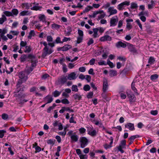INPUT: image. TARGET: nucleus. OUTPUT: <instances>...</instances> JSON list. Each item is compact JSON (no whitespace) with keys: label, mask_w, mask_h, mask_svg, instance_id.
<instances>
[{"label":"nucleus","mask_w":159,"mask_h":159,"mask_svg":"<svg viewBox=\"0 0 159 159\" xmlns=\"http://www.w3.org/2000/svg\"><path fill=\"white\" fill-rule=\"evenodd\" d=\"M117 59L120 61H125L126 60V58L123 57H118Z\"/></svg>","instance_id":"nucleus-59"},{"label":"nucleus","mask_w":159,"mask_h":159,"mask_svg":"<svg viewBox=\"0 0 159 159\" xmlns=\"http://www.w3.org/2000/svg\"><path fill=\"white\" fill-rule=\"evenodd\" d=\"M35 35V33L34 30H31L29 33V35L28 36L29 39H30L32 36H34Z\"/></svg>","instance_id":"nucleus-28"},{"label":"nucleus","mask_w":159,"mask_h":159,"mask_svg":"<svg viewBox=\"0 0 159 159\" xmlns=\"http://www.w3.org/2000/svg\"><path fill=\"white\" fill-rule=\"evenodd\" d=\"M21 6L22 8H25L26 9H29L30 8V5L28 3H22Z\"/></svg>","instance_id":"nucleus-21"},{"label":"nucleus","mask_w":159,"mask_h":159,"mask_svg":"<svg viewBox=\"0 0 159 159\" xmlns=\"http://www.w3.org/2000/svg\"><path fill=\"white\" fill-rule=\"evenodd\" d=\"M97 134L96 131L95 129L93 130L92 131H88V134L91 136L93 137L95 136Z\"/></svg>","instance_id":"nucleus-18"},{"label":"nucleus","mask_w":159,"mask_h":159,"mask_svg":"<svg viewBox=\"0 0 159 159\" xmlns=\"http://www.w3.org/2000/svg\"><path fill=\"white\" fill-rule=\"evenodd\" d=\"M79 131L81 134L84 133L86 131V129L82 127L79 129Z\"/></svg>","instance_id":"nucleus-62"},{"label":"nucleus","mask_w":159,"mask_h":159,"mask_svg":"<svg viewBox=\"0 0 159 159\" xmlns=\"http://www.w3.org/2000/svg\"><path fill=\"white\" fill-rule=\"evenodd\" d=\"M78 34L79 35V36H80V37H83L84 36V34L83 31L80 29H78Z\"/></svg>","instance_id":"nucleus-53"},{"label":"nucleus","mask_w":159,"mask_h":159,"mask_svg":"<svg viewBox=\"0 0 159 159\" xmlns=\"http://www.w3.org/2000/svg\"><path fill=\"white\" fill-rule=\"evenodd\" d=\"M138 7V6L137 3L134 2H132L131 3L130 8L132 9L137 8Z\"/></svg>","instance_id":"nucleus-39"},{"label":"nucleus","mask_w":159,"mask_h":159,"mask_svg":"<svg viewBox=\"0 0 159 159\" xmlns=\"http://www.w3.org/2000/svg\"><path fill=\"white\" fill-rule=\"evenodd\" d=\"M53 52V50L52 49H48V50H43V52L42 56L43 57H45L48 54H50Z\"/></svg>","instance_id":"nucleus-12"},{"label":"nucleus","mask_w":159,"mask_h":159,"mask_svg":"<svg viewBox=\"0 0 159 159\" xmlns=\"http://www.w3.org/2000/svg\"><path fill=\"white\" fill-rule=\"evenodd\" d=\"M98 64L99 65H107V64L106 63L105 61H100L98 62Z\"/></svg>","instance_id":"nucleus-58"},{"label":"nucleus","mask_w":159,"mask_h":159,"mask_svg":"<svg viewBox=\"0 0 159 159\" xmlns=\"http://www.w3.org/2000/svg\"><path fill=\"white\" fill-rule=\"evenodd\" d=\"M70 139L71 142H77L78 140L79 137L77 135L74 134L70 136Z\"/></svg>","instance_id":"nucleus-14"},{"label":"nucleus","mask_w":159,"mask_h":159,"mask_svg":"<svg viewBox=\"0 0 159 159\" xmlns=\"http://www.w3.org/2000/svg\"><path fill=\"white\" fill-rule=\"evenodd\" d=\"M61 93V91L59 92L57 90H56L53 93V95L54 97H56L59 96Z\"/></svg>","instance_id":"nucleus-35"},{"label":"nucleus","mask_w":159,"mask_h":159,"mask_svg":"<svg viewBox=\"0 0 159 159\" xmlns=\"http://www.w3.org/2000/svg\"><path fill=\"white\" fill-rule=\"evenodd\" d=\"M61 27V25L55 23H54L52 25V28L53 29L57 30Z\"/></svg>","instance_id":"nucleus-32"},{"label":"nucleus","mask_w":159,"mask_h":159,"mask_svg":"<svg viewBox=\"0 0 159 159\" xmlns=\"http://www.w3.org/2000/svg\"><path fill=\"white\" fill-rule=\"evenodd\" d=\"M2 118L3 120H6L8 118V116L6 113H3L2 115Z\"/></svg>","instance_id":"nucleus-47"},{"label":"nucleus","mask_w":159,"mask_h":159,"mask_svg":"<svg viewBox=\"0 0 159 159\" xmlns=\"http://www.w3.org/2000/svg\"><path fill=\"white\" fill-rule=\"evenodd\" d=\"M63 51H66L72 48V46L69 44H66L62 47Z\"/></svg>","instance_id":"nucleus-20"},{"label":"nucleus","mask_w":159,"mask_h":159,"mask_svg":"<svg viewBox=\"0 0 159 159\" xmlns=\"http://www.w3.org/2000/svg\"><path fill=\"white\" fill-rule=\"evenodd\" d=\"M71 89L73 91L77 92L78 91L77 86L76 85H73L72 86Z\"/></svg>","instance_id":"nucleus-40"},{"label":"nucleus","mask_w":159,"mask_h":159,"mask_svg":"<svg viewBox=\"0 0 159 159\" xmlns=\"http://www.w3.org/2000/svg\"><path fill=\"white\" fill-rule=\"evenodd\" d=\"M123 21L122 20H120L118 22V28H121L123 25Z\"/></svg>","instance_id":"nucleus-60"},{"label":"nucleus","mask_w":159,"mask_h":159,"mask_svg":"<svg viewBox=\"0 0 159 159\" xmlns=\"http://www.w3.org/2000/svg\"><path fill=\"white\" fill-rule=\"evenodd\" d=\"M83 37L78 36L77 37V39L76 42V43L79 44L83 40Z\"/></svg>","instance_id":"nucleus-46"},{"label":"nucleus","mask_w":159,"mask_h":159,"mask_svg":"<svg viewBox=\"0 0 159 159\" xmlns=\"http://www.w3.org/2000/svg\"><path fill=\"white\" fill-rule=\"evenodd\" d=\"M7 20V18L4 15H2V17L0 18V24H2L5 21Z\"/></svg>","instance_id":"nucleus-25"},{"label":"nucleus","mask_w":159,"mask_h":159,"mask_svg":"<svg viewBox=\"0 0 159 159\" xmlns=\"http://www.w3.org/2000/svg\"><path fill=\"white\" fill-rule=\"evenodd\" d=\"M90 89V87L88 84L84 85L83 88L84 90L86 91H89Z\"/></svg>","instance_id":"nucleus-42"},{"label":"nucleus","mask_w":159,"mask_h":159,"mask_svg":"<svg viewBox=\"0 0 159 159\" xmlns=\"http://www.w3.org/2000/svg\"><path fill=\"white\" fill-rule=\"evenodd\" d=\"M95 60L94 58L90 60L89 61L90 64L91 65H93L95 63Z\"/></svg>","instance_id":"nucleus-63"},{"label":"nucleus","mask_w":159,"mask_h":159,"mask_svg":"<svg viewBox=\"0 0 159 159\" xmlns=\"http://www.w3.org/2000/svg\"><path fill=\"white\" fill-rule=\"evenodd\" d=\"M20 89H21L20 88V89H17V90H16V91L14 92V96L15 97H18V93H18L21 90Z\"/></svg>","instance_id":"nucleus-52"},{"label":"nucleus","mask_w":159,"mask_h":159,"mask_svg":"<svg viewBox=\"0 0 159 159\" xmlns=\"http://www.w3.org/2000/svg\"><path fill=\"white\" fill-rule=\"evenodd\" d=\"M126 141L125 140H123L121 141L120 144L119 146L121 147V148H125Z\"/></svg>","instance_id":"nucleus-27"},{"label":"nucleus","mask_w":159,"mask_h":159,"mask_svg":"<svg viewBox=\"0 0 159 159\" xmlns=\"http://www.w3.org/2000/svg\"><path fill=\"white\" fill-rule=\"evenodd\" d=\"M118 20V18L117 16H114L111 18L110 22V26H116Z\"/></svg>","instance_id":"nucleus-3"},{"label":"nucleus","mask_w":159,"mask_h":159,"mask_svg":"<svg viewBox=\"0 0 159 159\" xmlns=\"http://www.w3.org/2000/svg\"><path fill=\"white\" fill-rule=\"evenodd\" d=\"M94 43V41L93 39L92 38H91L89 39V40L88 42L87 43V44L88 46H89L91 44L93 43Z\"/></svg>","instance_id":"nucleus-61"},{"label":"nucleus","mask_w":159,"mask_h":159,"mask_svg":"<svg viewBox=\"0 0 159 159\" xmlns=\"http://www.w3.org/2000/svg\"><path fill=\"white\" fill-rule=\"evenodd\" d=\"M56 142V140L54 139H48L47 141V143L48 144L51 145L52 146Z\"/></svg>","instance_id":"nucleus-23"},{"label":"nucleus","mask_w":159,"mask_h":159,"mask_svg":"<svg viewBox=\"0 0 159 159\" xmlns=\"http://www.w3.org/2000/svg\"><path fill=\"white\" fill-rule=\"evenodd\" d=\"M35 57L32 54H30L28 55L25 54L22 55L20 57V61L24 62L25 61L27 58L30 59H34Z\"/></svg>","instance_id":"nucleus-2"},{"label":"nucleus","mask_w":159,"mask_h":159,"mask_svg":"<svg viewBox=\"0 0 159 159\" xmlns=\"http://www.w3.org/2000/svg\"><path fill=\"white\" fill-rule=\"evenodd\" d=\"M109 75L111 76H114L117 75V72L115 70H111L109 71Z\"/></svg>","instance_id":"nucleus-29"},{"label":"nucleus","mask_w":159,"mask_h":159,"mask_svg":"<svg viewBox=\"0 0 159 159\" xmlns=\"http://www.w3.org/2000/svg\"><path fill=\"white\" fill-rule=\"evenodd\" d=\"M99 40L102 42H104L107 41H110L111 40V38L109 35H105L101 37L100 38Z\"/></svg>","instance_id":"nucleus-9"},{"label":"nucleus","mask_w":159,"mask_h":159,"mask_svg":"<svg viewBox=\"0 0 159 159\" xmlns=\"http://www.w3.org/2000/svg\"><path fill=\"white\" fill-rule=\"evenodd\" d=\"M39 3H37L36 4V5L31 7L30 9L34 11H40L41 9L42 8V7L39 6Z\"/></svg>","instance_id":"nucleus-16"},{"label":"nucleus","mask_w":159,"mask_h":159,"mask_svg":"<svg viewBox=\"0 0 159 159\" xmlns=\"http://www.w3.org/2000/svg\"><path fill=\"white\" fill-rule=\"evenodd\" d=\"M73 97L75 100H80L82 98L81 95L78 93L75 94L73 95Z\"/></svg>","instance_id":"nucleus-26"},{"label":"nucleus","mask_w":159,"mask_h":159,"mask_svg":"<svg viewBox=\"0 0 159 159\" xmlns=\"http://www.w3.org/2000/svg\"><path fill=\"white\" fill-rule=\"evenodd\" d=\"M67 79L66 76L63 75L58 79V82L60 84L63 85L66 82Z\"/></svg>","instance_id":"nucleus-6"},{"label":"nucleus","mask_w":159,"mask_h":159,"mask_svg":"<svg viewBox=\"0 0 159 159\" xmlns=\"http://www.w3.org/2000/svg\"><path fill=\"white\" fill-rule=\"evenodd\" d=\"M125 127L128 129L130 131L134 130L135 129L134 124L127 123L125 125Z\"/></svg>","instance_id":"nucleus-8"},{"label":"nucleus","mask_w":159,"mask_h":159,"mask_svg":"<svg viewBox=\"0 0 159 159\" xmlns=\"http://www.w3.org/2000/svg\"><path fill=\"white\" fill-rule=\"evenodd\" d=\"M19 77L20 79H23L25 82L28 79L27 76L26 75L25 72L21 71L19 74Z\"/></svg>","instance_id":"nucleus-5"},{"label":"nucleus","mask_w":159,"mask_h":159,"mask_svg":"<svg viewBox=\"0 0 159 159\" xmlns=\"http://www.w3.org/2000/svg\"><path fill=\"white\" fill-rule=\"evenodd\" d=\"M11 12L12 14V16L13 15L16 16L18 14L19 11L17 9H13L12 10Z\"/></svg>","instance_id":"nucleus-33"},{"label":"nucleus","mask_w":159,"mask_h":159,"mask_svg":"<svg viewBox=\"0 0 159 159\" xmlns=\"http://www.w3.org/2000/svg\"><path fill=\"white\" fill-rule=\"evenodd\" d=\"M47 41L49 42H52L53 41V38L51 36H48L47 37Z\"/></svg>","instance_id":"nucleus-56"},{"label":"nucleus","mask_w":159,"mask_h":159,"mask_svg":"<svg viewBox=\"0 0 159 159\" xmlns=\"http://www.w3.org/2000/svg\"><path fill=\"white\" fill-rule=\"evenodd\" d=\"M24 81L22 79H20L18 80L17 83L16 84V86L17 87V89H20V85L23 83Z\"/></svg>","instance_id":"nucleus-30"},{"label":"nucleus","mask_w":159,"mask_h":159,"mask_svg":"<svg viewBox=\"0 0 159 159\" xmlns=\"http://www.w3.org/2000/svg\"><path fill=\"white\" fill-rule=\"evenodd\" d=\"M63 70L64 72L66 73L67 71V69L66 68V66L65 64H63Z\"/></svg>","instance_id":"nucleus-57"},{"label":"nucleus","mask_w":159,"mask_h":159,"mask_svg":"<svg viewBox=\"0 0 159 159\" xmlns=\"http://www.w3.org/2000/svg\"><path fill=\"white\" fill-rule=\"evenodd\" d=\"M127 96L129 99V101L130 102H133L135 101V97L133 94L132 93H128L127 94Z\"/></svg>","instance_id":"nucleus-17"},{"label":"nucleus","mask_w":159,"mask_h":159,"mask_svg":"<svg viewBox=\"0 0 159 159\" xmlns=\"http://www.w3.org/2000/svg\"><path fill=\"white\" fill-rule=\"evenodd\" d=\"M108 89L107 81V80H105L103 81L102 91L104 93H105L107 91Z\"/></svg>","instance_id":"nucleus-10"},{"label":"nucleus","mask_w":159,"mask_h":159,"mask_svg":"<svg viewBox=\"0 0 159 159\" xmlns=\"http://www.w3.org/2000/svg\"><path fill=\"white\" fill-rule=\"evenodd\" d=\"M151 4H148V7L149 9H151L153 8V6L155 4V2L153 0L151 1Z\"/></svg>","instance_id":"nucleus-38"},{"label":"nucleus","mask_w":159,"mask_h":159,"mask_svg":"<svg viewBox=\"0 0 159 159\" xmlns=\"http://www.w3.org/2000/svg\"><path fill=\"white\" fill-rule=\"evenodd\" d=\"M129 2L127 1H125L119 4L117 6V8L119 11L122 10L124 9V7H125V6H129Z\"/></svg>","instance_id":"nucleus-4"},{"label":"nucleus","mask_w":159,"mask_h":159,"mask_svg":"<svg viewBox=\"0 0 159 159\" xmlns=\"http://www.w3.org/2000/svg\"><path fill=\"white\" fill-rule=\"evenodd\" d=\"M135 83L134 82H133L131 84V87L132 89L133 90L135 93H137V90L136 88L135 87Z\"/></svg>","instance_id":"nucleus-34"},{"label":"nucleus","mask_w":159,"mask_h":159,"mask_svg":"<svg viewBox=\"0 0 159 159\" xmlns=\"http://www.w3.org/2000/svg\"><path fill=\"white\" fill-rule=\"evenodd\" d=\"M107 12L110 13V15L109 16L111 15L117 13V11L116 9H114L113 7H111L108 8Z\"/></svg>","instance_id":"nucleus-7"},{"label":"nucleus","mask_w":159,"mask_h":159,"mask_svg":"<svg viewBox=\"0 0 159 159\" xmlns=\"http://www.w3.org/2000/svg\"><path fill=\"white\" fill-rule=\"evenodd\" d=\"M74 114L71 115V118H70V120H69V122H70V123H76V121L74 120Z\"/></svg>","instance_id":"nucleus-49"},{"label":"nucleus","mask_w":159,"mask_h":159,"mask_svg":"<svg viewBox=\"0 0 159 159\" xmlns=\"http://www.w3.org/2000/svg\"><path fill=\"white\" fill-rule=\"evenodd\" d=\"M155 61L154 58L153 57H151L148 59V63L150 65H152L154 63Z\"/></svg>","instance_id":"nucleus-31"},{"label":"nucleus","mask_w":159,"mask_h":159,"mask_svg":"<svg viewBox=\"0 0 159 159\" xmlns=\"http://www.w3.org/2000/svg\"><path fill=\"white\" fill-rule=\"evenodd\" d=\"M158 77V75L155 74L151 75L150 77V79L152 81H154Z\"/></svg>","instance_id":"nucleus-24"},{"label":"nucleus","mask_w":159,"mask_h":159,"mask_svg":"<svg viewBox=\"0 0 159 159\" xmlns=\"http://www.w3.org/2000/svg\"><path fill=\"white\" fill-rule=\"evenodd\" d=\"M76 74L75 72H73L68 75L67 78L69 80H74L76 78Z\"/></svg>","instance_id":"nucleus-11"},{"label":"nucleus","mask_w":159,"mask_h":159,"mask_svg":"<svg viewBox=\"0 0 159 159\" xmlns=\"http://www.w3.org/2000/svg\"><path fill=\"white\" fill-rule=\"evenodd\" d=\"M116 46L118 48L120 47L125 48L126 47V45L125 43H123L121 41H119L116 43Z\"/></svg>","instance_id":"nucleus-13"},{"label":"nucleus","mask_w":159,"mask_h":159,"mask_svg":"<svg viewBox=\"0 0 159 159\" xmlns=\"http://www.w3.org/2000/svg\"><path fill=\"white\" fill-rule=\"evenodd\" d=\"M19 14L21 16H25L28 15L29 13L28 11H22Z\"/></svg>","instance_id":"nucleus-37"},{"label":"nucleus","mask_w":159,"mask_h":159,"mask_svg":"<svg viewBox=\"0 0 159 159\" xmlns=\"http://www.w3.org/2000/svg\"><path fill=\"white\" fill-rule=\"evenodd\" d=\"M53 99L52 97L50 95H48L44 98V100L47 102L46 104L51 102L53 101Z\"/></svg>","instance_id":"nucleus-15"},{"label":"nucleus","mask_w":159,"mask_h":159,"mask_svg":"<svg viewBox=\"0 0 159 159\" xmlns=\"http://www.w3.org/2000/svg\"><path fill=\"white\" fill-rule=\"evenodd\" d=\"M139 137V136L138 135L132 136L129 138V139L130 140H132L133 141L136 138H138Z\"/></svg>","instance_id":"nucleus-50"},{"label":"nucleus","mask_w":159,"mask_h":159,"mask_svg":"<svg viewBox=\"0 0 159 159\" xmlns=\"http://www.w3.org/2000/svg\"><path fill=\"white\" fill-rule=\"evenodd\" d=\"M93 8V7L90 6H88L83 11L84 13H86L88 12Z\"/></svg>","instance_id":"nucleus-36"},{"label":"nucleus","mask_w":159,"mask_h":159,"mask_svg":"<svg viewBox=\"0 0 159 159\" xmlns=\"http://www.w3.org/2000/svg\"><path fill=\"white\" fill-rule=\"evenodd\" d=\"M130 51L131 52H134L135 51V48L133 47V45L130 44L129 48Z\"/></svg>","instance_id":"nucleus-48"},{"label":"nucleus","mask_w":159,"mask_h":159,"mask_svg":"<svg viewBox=\"0 0 159 159\" xmlns=\"http://www.w3.org/2000/svg\"><path fill=\"white\" fill-rule=\"evenodd\" d=\"M61 102L64 104H69L70 103L69 101H68V100L66 99H62L61 100Z\"/></svg>","instance_id":"nucleus-45"},{"label":"nucleus","mask_w":159,"mask_h":159,"mask_svg":"<svg viewBox=\"0 0 159 159\" xmlns=\"http://www.w3.org/2000/svg\"><path fill=\"white\" fill-rule=\"evenodd\" d=\"M135 22L137 23L138 25H139V28H140V29H141V30H142V25L141 24V23H140L139 20V19L137 20Z\"/></svg>","instance_id":"nucleus-55"},{"label":"nucleus","mask_w":159,"mask_h":159,"mask_svg":"<svg viewBox=\"0 0 159 159\" xmlns=\"http://www.w3.org/2000/svg\"><path fill=\"white\" fill-rule=\"evenodd\" d=\"M39 18L40 21H42L43 22H47L46 20V17L44 15H41L40 16H39Z\"/></svg>","instance_id":"nucleus-19"},{"label":"nucleus","mask_w":159,"mask_h":159,"mask_svg":"<svg viewBox=\"0 0 159 159\" xmlns=\"http://www.w3.org/2000/svg\"><path fill=\"white\" fill-rule=\"evenodd\" d=\"M79 142L80 144V147L84 148L88 145V140L85 137H82L80 138Z\"/></svg>","instance_id":"nucleus-1"},{"label":"nucleus","mask_w":159,"mask_h":159,"mask_svg":"<svg viewBox=\"0 0 159 159\" xmlns=\"http://www.w3.org/2000/svg\"><path fill=\"white\" fill-rule=\"evenodd\" d=\"M31 49L32 48L30 46H25L24 52L26 53H29L31 52Z\"/></svg>","instance_id":"nucleus-22"},{"label":"nucleus","mask_w":159,"mask_h":159,"mask_svg":"<svg viewBox=\"0 0 159 159\" xmlns=\"http://www.w3.org/2000/svg\"><path fill=\"white\" fill-rule=\"evenodd\" d=\"M80 159H87V156L86 155H82L80 156Z\"/></svg>","instance_id":"nucleus-64"},{"label":"nucleus","mask_w":159,"mask_h":159,"mask_svg":"<svg viewBox=\"0 0 159 159\" xmlns=\"http://www.w3.org/2000/svg\"><path fill=\"white\" fill-rule=\"evenodd\" d=\"M6 130H0V138H2L4 136V134L6 133Z\"/></svg>","instance_id":"nucleus-51"},{"label":"nucleus","mask_w":159,"mask_h":159,"mask_svg":"<svg viewBox=\"0 0 159 159\" xmlns=\"http://www.w3.org/2000/svg\"><path fill=\"white\" fill-rule=\"evenodd\" d=\"M27 44V42L26 41H21L20 42V47H21V48L23 47H25V46H27L26 45Z\"/></svg>","instance_id":"nucleus-41"},{"label":"nucleus","mask_w":159,"mask_h":159,"mask_svg":"<svg viewBox=\"0 0 159 159\" xmlns=\"http://www.w3.org/2000/svg\"><path fill=\"white\" fill-rule=\"evenodd\" d=\"M132 26L130 23L128 22L127 23L126 26V27L127 29H128L129 30L132 29Z\"/></svg>","instance_id":"nucleus-54"},{"label":"nucleus","mask_w":159,"mask_h":159,"mask_svg":"<svg viewBox=\"0 0 159 159\" xmlns=\"http://www.w3.org/2000/svg\"><path fill=\"white\" fill-rule=\"evenodd\" d=\"M107 64L111 68H112L114 67L113 63L111 62L108 59L107 60Z\"/></svg>","instance_id":"nucleus-44"},{"label":"nucleus","mask_w":159,"mask_h":159,"mask_svg":"<svg viewBox=\"0 0 159 159\" xmlns=\"http://www.w3.org/2000/svg\"><path fill=\"white\" fill-rule=\"evenodd\" d=\"M4 13L7 16H12V12L10 11H5L4 12Z\"/></svg>","instance_id":"nucleus-43"}]
</instances>
